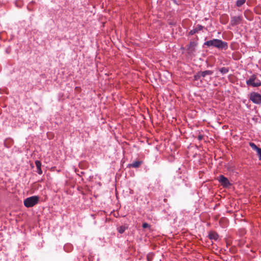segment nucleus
<instances>
[{"label": "nucleus", "instance_id": "39448f33", "mask_svg": "<svg viewBox=\"0 0 261 261\" xmlns=\"http://www.w3.org/2000/svg\"><path fill=\"white\" fill-rule=\"evenodd\" d=\"M219 181L223 187H227L230 185L228 179L223 175L219 176Z\"/></svg>", "mask_w": 261, "mask_h": 261}, {"label": "nucleus", "instance_id": "412c9836", "mask_svg": "<svg viewBox=\"0 0 261 261\" xmlns=\"http://www.w3.org/2000/svg\"><path fill=\"white\" fill-rule=\"evenodd\" d=\"M260 70H261V67H260Z\"/></svg>", "mask_w": 261, "mask_h": 261}, {"label": "nucleus", "instance_id": "9d476101", "mask_svg": "<svg viewBox=\"0 0 261 261\" xmlns=\"http://www.w3.org/2000/svg\"><path fill=\"white\" fill-rule=\"evenodd\" d=\"M208 237L211 240H214L215 241L218 239V234L215 231L210 232Z\"/></svg>", "mask_w": 261, "mask_h": 261}, {"label": "nucleus", "instance_id": "6ab92c4d", "mask_svg": "<svg viewBox=\"0 0 261 261\" xmlns=\"http://www.w3.org/2000/svg\"><path fill=\"white\" fill-rule=\"evenodd\" d=\"M142 227L144 228H149L150 226L147 223H144L142 224Z\"/></svg>", "mask_w": 261, "mask_h": 261}, {"label": "nucleus", "instance_id": "dca6fc26", "mask_svg": "<svg viewBox=\"0 0 261 261\" xmlns=\"http://www.w3.org/2000/svg\"><path fill=\"white\" fill-rule=\"evenodd\" d=\"M249 146L255 151H256L259 148L254 143L250 142Z\"/></svg>", "mask_w": 261, "mask_h": 261}, {"label": "nucleus", "instance_id": "0eeeda50", "mask_svg": "<svg viewBox=\"0 0 261 261\" xmlns=\"http://www.w3.org/2000/svg\"><path fill=\"white\" fill-rule=\"evenodd\" d=\"M197 44L195 42H191L189 44L187 50L188 54H193L195 50V47L196 46Z\"/></svg>", "mask_w": 261, "mask_h": 261}, {"label": "nucleus", "instance_id": "ddd939ff", "mask_svg": "<svg viewBox=\"0 0 261 261\" xmlns=\"http://www.w3.org/2000/svg\"><path fill=\"white\" fill-rule=\"evenodd\" d=\"M127 228L125 226H121L118 228V230L120 233H122Z\"/></svg>", "mask_w": 261, "mask_h": 261}, {"label": "nucleus", "instance_id": "7ed1b4c3", "mask_svg": "<svg viewBox=\"0 0 261 261\" xmlns=\"http://www.w3.org/2000/svg\"><path fill=\"white\" fill-rule=\"evenodd\" d=\"M246 84L253 87H257L261 86V81L257 79L255 74H253L247 80Z\"/></svg>", "mask_w": 261, "mask_h": 261}, {"label": "nucleus", "instance_id": "a211bd4d", "mask_svg": "<svg viewBox=\"0 0 261 261\" xmlns=\"http://www.w3.org/2000/svg\"><path fill=\"white\" fill-rule=\"evenodd\" d=\"M256 151L257 152V154L258 156L259 160H261V148H259Z\"/></svg>", "mask_w": 261, "mask_h": 261}, {"label": "nucleus", "instance_id": "6e6552de", "mask_svg": "<svg viewBox=\"0 0 261 261\" xmlns=\"http://www.w3.org/2000/svg\"><path fill=\"white\" fill-rule=\"evenodd\" d=\"M203 28V26H202L201 25H198L196 28L191 30L189 32V34L190 35H193L194 34L198 33L199 31H201V30H202Z\"/></svg>", "mask_w": 261, "mask_h": 261}, {"label": "nucleus", "instance_id": "f3484780", "mask_svg": "<svg viewBox=\"0 0 261 261\" xmlns=\"http://www.w3.org/2000/svg\"><path fill=\"white\" fill-rule=\"evenodd\" d=\"M202 77L200 75V72H198L196 74L194 75V80H198L200 79V78Z\"/></svg>", "mask_w": 261, "mask_h": 261}, {"label": "nucleus", "instance_id": "423d86ee", "mask_svg": "<svg viewBox=\"0 0 261 261\" xmlns=\"http://www.w3.org/2000/svg\"><path fill=\"white\" fill-rule=\"evenodd\" d=\"M242 20L241 16H233L231 18L230 24L234 26L241 23Z\"/></svg>", "mask_w": 261, "mask_h": 261}, {"label": "nucleus", "instance_id": "f257e3e1", "mask_svg": "<svg viewBox=\"0 0 261 261\" xmlns=\"http://www.w3.org/2000/svg\"><path fill=\"white\" fill-rule=\"evenodd\" d=\"M204 45L208 47L214 46L220 49H226L228 48L227 42L217 39L207 41Z\"/></svg>", "mask_w": 261, "mask_h": 261}, {"label": "nucleus", "instance_id": "20e7f679", "mask_svg": "<svg viewBox=\"0 0 261 261\" xmlns=\"http://www.w3.org/2000/svg\"><path fill=\"white\" fill-rule=\"evenodd\" d=\"M250 99L254 103H261V95L256 92H252L250 94Z\"/></svg>", "mask_w": 261, "mask_h": 261}, {"label": "nucleus", "instance_id": "1a4fd4ad", "mask_svg": "<svg viewBox=\"0 0 261 261\" xmlns=\"http://www.w3.org/2000/svg\"><path fill=\"white\" fill-rule=\"evenodd\" d=\"M35 165L37 167V172L39 174H42V171L41 170V163L39 161H35Z\"/></svg>", "mask_w": 261, "mask_h": 261}, {"label": "nucleus", "instance_id": "f8f14e48", "mask_svg": "<svg viewBox=\"0 0 261 261\" xmlns=\"http://www.w3.org/2000/svg\"><path fill=\"white\" fill-rule=\"evenodd\" d=\"M142 164V162L140 161H137L135 162H134L131 164L129 165V167H132L133 168H138L139 167L140 165Z\"/></svg>", "mask_w": 261, "mask_h": 261}, {"label": "nucleus", "instance_id": "4468645a", "mask_svg": "<svg viewBox=\"0 0 261 261\" xmlns=\"http://www.w3.org/2000/svg\"><path fill=\"white\" fill-rule=\"evenodd\" d=\"M219 71L222 74H224L227 73L228 72L229 70L227 68L223 67L220 69Z\"/></svg>", "mask_w": 261, "mask_h": 261}, {"label": "nucleus", "instance_id": "f03ea898", "mask_svg": "<svg viewBox=\"0 0 261 261\" xmlns=\"http://www.w3.org/2000/svg\"><path fill=\"white\" fill-rule=\"evenodd\" d=\"M39 196H33L24 199L23 203L27 207H31L37 204L39 202Z\"/></svg>", "mask_w": 261, "mask_h": 261}, {"label": "nucleus", "instance_id": "9b49d317", "mask_svg": "<svg viewBox=\"0 0 261 261\" xmlns=\"http://www.w3.org/2000/svg\"><path fill=\"white\" fill-rule=\"evenodd\" d=\"M213 74V71L212 70H205L204 71H201L200 72V75L202 77H205L207 75H211Z\"/></svg>", "mask_w": 261, "mask_h": 261}, {"label": "nucleus", "instance_id": "2eb2a0df", "mask_svg": "<svg viewBox=\"0 0 261 261\" xmlns=\"http://www.w3.org/2000/svg\"><path fill=\"white\" fill-rule=\"evenodd\" d=\"M246 2V0H238L236 2V5L238 7L242 6Z\"/></svg>", "mask_w": 261, "mask_h": 261}, {"label": "nucleus", "instance_id": "aec40b11", "mask_svg": "<svg viewBox=\"0 0 261 261\" xmlns=\"http://www.w3.org/2000/svg\"><path fill=\"white\" fill-rule=\"evenodd\" d=\"M202 136H199V140L202 139Z\"/></svg>", "mask_w": 261, "mask_h": 261}]
</instances>
